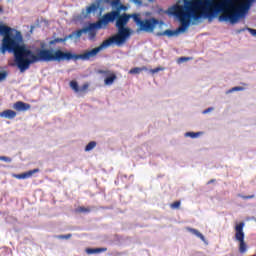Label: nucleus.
I'll use <instances>...</instances> for the list:
<instances>
[{"label":"nucleus","mask_w":256,"mask_h":256,"mask_svg":"<svg viewBox=\"0 0 256 256\" xmlns=\"http://www.w3.org/2000/svg\"><path fill=\"white\" fill-rule=\"evenodd\" d=\"M255 0L235 5L237 0H183L184 5L175 4L168 9L169 15H173L181 23L183 29L191 25V19L199 21L202 17L213 19L218 17L220 22L235 24L239 19H244Z\"/></svg>","instance_id":"f257e3e1"},{"label":"nucleus","mask_w":256,"mask_h":256,"mask_svg":"<svg viewBox=\"0 0 256 256\" xmlns=\"http://www.w3.org/2000/svg\"><path fill=\"white\" fill-rule=\"evenodd\" d=\"M107 47L105 42H102L98 47L84 52L83 54H75L71 51L55 50L53 48H36L35 52L33 50H26L27 57H30L29 63L23 69L29 68V65H35V63H51L56 61L61 63V61H89L93 57H97L101 51H105Z\"/></svg>","instance_id":"f03ea898"},{"label":"nucleus","mask_w":256,"mask_h":256,"mask_svg":"<svg viewBox=\"0 0 256 256\" xmlns=\"http://www.w3.org/2000/svg\"><path fill=\"white\" fill-rule=\"evenodd\" d=\"M0 37H4L0 48L1 54L5 55L7 51L13 53L14 65L20 73H25L31 67V64H29L28 68H25L27 63L31 61V57L27 56V51H31V49L23 44V34L0 33Z\"/></svg>","instance_id":"7ed1b4c3"},{"label":"nucleus","mask_w":256,"mask_h":256,"mask_svg":"<svg viewBox=\"0 0 256 256\" xmlns=\"http://www.w3.org/2000/svg\"><path fill=\"white\" fill-rule=\"evenodd\" d=\"M127 6L120 5L117 10H113L104 14L97 22L89 23L83 29L75 30L74 33H93L95 31H99V29H105L109 25V23H113L116 20V27L118 29V33H131V29L127 28L126 25L129 23V19H131V15L122 14L121 11H126Z\"/></svg>","instance_id":"20e7f679"},{"label":"nucleus","mask_w":256,"mask_h":256,"mask_svg":"<svg viewBox=\"0 0 256 256\" xmlns=\"http://www.w3.org/2000/svg\"><path fill=\"white\" fill-rule=\"evenodd\" d=\"M131 35L133 33H117L111 38H108L104 40V45L106 46V49H109V47L116 45L117 47H123L125 43L131 38Z\"/></svg>","instance_id":"39448f33"},{"label":"nucleus","mask_w":256,"mask_h":256,"mask_svg":"<svg viewBox=\"0 0 256 256\" xmlns=\"http://www.w3.org/2000/svg\"><path fill=\"white\" fill-rule=\"evenodd\" d=\"M134 21L139 25L140 31H146V33H152V31H155L157 25H159L157 18L141 20V18L135 16Z\"/></svg>","instance_id":"423d86ee"},{"label":"nucleus","mask_w":256,"mask_h":256,"mask_svg":"<svg viewBox=\"0 0 256 256\" xmlns=\"http://www.w3.org/2000/svg\"><path fill=\"white\" fill-rule=\"evenodd\" d=\"M245 227V222H240L235 225V239L239 242V253H247V243H245V232L243 228Z\"/></svg>","instance_id":"0eeeda50"},{"label":"nucleus","mask_w":256,"mask_h":256,"mask_svg":"<svg viewBox=\"0 0 256 256\" xmlns=\"http://www.w3.org/2000/svg\"><path fill=\"white\" fill-rule=\"evenodd\" d=\"M83 35V33H70L68 36L64 37V38H55L54 40H51L49 42V45H57V43H65V41H67V39H81V36Z\"/></svg>","instance_id":"6e6552de"},{"label":"nucleus","mask_w":256,"mask_h":256,"mask_svg":"<svg viewBox=\"0 0 256 256\" xmlns=\"http://www.w3.org/2000/svg\"><path fill=\"white\" fill-rule=\"evenodd\" d=\"M101 3L103 0H96L95 3H92L90 6L86 8V15H91V13H95L101 7ZM104 3H108L111 5V0H104Z\"/></svg>","instance_id":"1a4fd4ad"},{"label":"nucleus","mask_w":256,"mask_h":256,"mask_svg":"<svg viewBox=\"0 0 256 256\" xmlns=\"http://www.w3.org/2000/svg\"><path fill=\"white\" fill-rule=\"evenodd\" d=\"M13 109H15V111L25 113V111H29V109H31V104L23 101H17L13 104Z\"/></svg>","instance_id":"9d476101"},{"label":"nucleus","mask_w":256,"mask_h":256,"mask_svg":"<svg viewBox=\"0 0 256 256\" xmlns=\"http://www.w3.org/2000/svg\"><path fill=\"white\" fill-rule=\"evenodd\" d=\"M0 117L4 119H15L17 117V112H15V110L7 109L0 113Z\"/></svg>","instance_id":"9b49d317"},{"label":"nucleus","mask_w":256,"mask_h":256,"mask_svg":"<svg viewBox=\"0 0 256 256\" xmlns=\"http://www.w3.org/2000/svg\"><path fill=\"white\" fill-rule=\"evenodd\" d=\"M0 33H21V32L5 25V23L0 21Z\"/></svg>","instance_id":"f8f14e48"},{"label":"nucleus","mask_w":256,"mask_h":256,"mask_svg":"<svg viewBox=\"0 0 256 256\" xmlns=\"http://www.w3.org/2000/svg\"><path fill=\"white\" fill-rule=\"evenodd\" d=\"M41 25H49V21H47L45 18L40 17L36 20L35 25L31 26L30 33H33V30L35 27H41Z\"/></svg>","instance_id":"ddd939ff"},{"label":"nucleus","mask_w":256,"mask_h":256,"mask_svg":"<svg viewBox=\"0 0 256 256\" xmlns=\"http://www.w3.org/2000/svg\"><path fill=\"white\" fill-rule=\"evenodd\" d=\"M187 231H189V233H192V235H195L196 237H198V239H201L203 243H207L205 236L201 232H199V230L194 228H187Z\"/></svg>","instance_id":"4468645a"},{"label":"nucleus","mask_w":256,"mask_h":256,"mask_svg":"<svg viewBox=\"0 0 256 256\" xmlns=\"http://www.w3.org/2000/svg\"><path fill=\"white\" fill-rule=\"evenodd\" d=\"M107 248H86L87 255H97L99 253H105Z\"/></svg>","instance_id":"2eb2a0df"},{"label":"nucleus","mask_w":256,"mask_h":256,"mask_svg":"<svg viewBox=\"0 0 256 256\" xmlns=\"http://www.w3.org/2000/svg\"><path fill=\"white\" fill-rule=\"evenodd\" d=\"M115 79H117L116 74H114V73L109 74L105 77L104 83H105V85H113V83H115Z\"/></svg>","instance_id":"dca6fc26"},{"label":"nucleus","mask_w":256,"mask_h":256,"mask_svg":"<svg viewBox=\"0 0 256 256\" xmlns=\"http://www.w3.org/2000/svg\"><path fill=\"white\" fill-rule=\"evenodd\" d=\"M142 71H148L147 67L146 66L134 67V68L129 70V74L130 75H139V73H141Z\"/></svg>","instance_id":"f3484780"},{"label":"nucleus","mask_w":256,"mask_h":256,"mask_svg":"<svg viewBox=\"0 0 256 256\" xmlns=\"http://www.w3.org/2000/svg\"><path fill=\"white\" fill-rule=\"evenodd\" d=\"M156 37H168L171 39V37H178L181 35V33H156Z\"/></svg>","instance_id":"a211bd4d"},{"label":"nucleus","mask_w":256,"mask_h":256,"mask_svg":"<svg viewBox=\"0 0 256 256\" xmlns=\"http://www.w3.org/2000/svg\"><path fill=\"white\" fill-rule=\"evenodd\" d=\"M70 87L75 93H79V82L77 80L70 81Z\"/></svg>","instance_id":"6ab92c4d"},{"label":"nucleus","mask_w":256,"mask_h":256,"mask_svg":"<svg viewBox=\"0 0 256 256\" xmlns=\"http://www.w3.org/2000/svg\"><path fill=\"white\" fill-rule=\"evenodd\" d=\"M95 147H97V142H95V141H90V142L85 146V151H86V152L93 151V149H95Z\"/></svg>","instance_id":"aec40b11"},{"label":"nucleus","mask_w":256,"mask_h":256,"mask_svg":"<svg viewBox=\"0 0 256 256\" xmlns=\"http://www.w3.org/2000/svg\"><path fill=\"white\" fill-rule=\"evenodd\" d=\"M203 132H186L185 137H190L191 139H197L199 135H202Z\"/></svg>","instance_id":"412c9836"},{"label":"nucleus","mask_w":256,"mask_h":256,"mask_svg":"<svg viewBox=\"0 0 256 256\" xmlns=\"http://www.w3.org/2000/svg\"><path fill=\"white\" fill-rule=\"evenodd\" d=\"M235 91H245V87L243 86H235L228 91H226V95H229V93H235Z\"/></svg>","instance_id":"4be33fe9"},{"label":"nucleus","mask_w":256,"mask_h":256,"mask_svg":"<svg viewBox=\"0 0 256 256\" xmlns=\"http://www.w3.org/2000/svg\"><path fill=\"white\" fill-rule=\"evenodd\" d=\"M192 60H193V58H191V57L182 56L177 59V63H178V65H181V63H187V61H192Z\"/></svg>","instance_id":"5701e85b"},{"label":"nucleus","mask_w":256,"mask_h":256,"mask_svg":"<svg viewBox=\"0 0 256 256\" xmlns=\"http://www.w3.org/2000/svg\"><path fill=\"white\" fill-rule=\"evenodd\" d=\"M110 5H111V7H115L116 11H117V9H119V7H121V5H123V4H121V0H112L110 2Z\"/></svg>","instance_id":"b1692460"},{"label":"nucleus","mask_w":256,"mask_h":256,"mask_svg":"<svg viewBox=\"0 0 256 256\" xmlns=\"http://www.w3.org/2000/svg\"><path fill=\"white\" fill-rule=\"evenodd\" d=\"M15 177L16 179H29V173L24 172L22 174H16Z\"/></svg>","instance_id":"393cba45"},{"label":"nucleus","mask_w":256,"mask_h":256,"mask_svg":"<svg viewBox=\"0 0 256 256\" xmlns=\"http://www.w3.org/2000/svg\"><path fill=\"white\" fill-rule=\"evenodd\" d=\"M77 212L78 213H91V208H85V207L81 206L77 209Z\"/></svg>","instance_id":"a878e982"},{"label":"nucleus","mask_w":256,"mask_h":256,"mask_svg":"<svg viewBox=\"0 0 256 256\" xmlns=\"http://www.w3.org/2000/svg\"><path fill=\"white\" fill-rule=\"evenodd\" d=\"M71 237H73V234H71V233L65 234V235H56L55 236L56 239H71Z\"/></svg>","instance_id":"bb28decb"},{"label":"nucleus","mask_w":256,"mask_h":256,"mask_svg":"<svg viewBox=\"0 0 256 256\" xmlns=\"http://www.w3.org/2000/svg\"><path fill=\"white\" fill-rule=\"evenodd\" d=\"M7 75H9V73H7V71L0 72V83H1V81H5L7 79Z\"/></svg>","instance_id":"cd10ccee"},{"label":"nucleus","mask_w":256,"mask_h":256,"mask_svg":"<svg viewBox=\"0 0 256 256\" xmlns=\"http://www.w3.org/2000/svg\"><path fill=\"white\" fill-rule=\"evenodd\" d=\"M159 71H165V68L157 67V68H154V69H150V72L152 73V75H155V73H159Z\"/></svg>","instance_id":"c85d7f7f"},{"label":"nucleus","mask_w":256,"mask_h":256,"mask_svg":"<svg viewBox=\"0 0 256 256\" xmlns=\"http://www.w3.org/2000/svg\"><path fill=\"white\" fill-rule=\"evenodd\" d=\"M0 161H4L5 163H11V161H13V159H11V157H7V156H0Z\"/></svg>","instance_id":"c756f323"},{"label":"nucleus","mask_w":256,"mask_h":256,"mask_svg":"<svg viewBox=\"0 0 256 256\" xmlns=\"http://www.w3.org/2000/svg\"><path fill=\"white\" fill-rule=\"evenodd\" d=\"M39 171V168H35L33 170L28 171L27 173L29 177H33V175H35V173H39Z\"/></svg>","instance_id":"7c9ffc66"},{"label":"nucleus","mask_w":256,"mask_h":256,"mask_svg":"<svg viewBox=\"0 0 256 256\" xmlns=\"http://www.w3.org/2000/svg\"><path fill=\"white\" fill-rule=\"evenodd\" d=\"M179 207H181L180 201H175L174 203L171 204L172 209H179Z\"/></svg>","instance_id":"2f4dec72"},{"label":"nucleus","mask_w":256,"mask_h":256,"mask_svg":"<svg viewBox=\"0 0 256 256\" xmlns=\"http://www.w3.org/2000/svg\"><path fill=\"white\" fill-rule=\"evenodd\" d=\"M89 89V84H84L83 86L79 87V93H83V91H87Z\"/></svg>","instance_id":"473e14b6"},{"label":"nucleus","mask_w":256,"mask_h":256,"mask_svg":"<svg viewBox=\"0 0 256 256\" xmlns=\"http://www.w3.org/2000/svg\"><path fill=\"white\" fill-rule=\"evenodd\" d=\"M96 37H97V33H89L88 34L89 41H95Z\"/></svg>","instance_id":"72a5a7b5"},{"label":"nucleus","mask_w":256,"mask_h":256,"mask_svg":"<svg viewBox=\"0 0 256 256\" xmlns=\"http://www.w3.org/2000/svg\"><path fill=\"white\" fill-rule=\"evenodd\" d=\"M213 110H214L213 107H209V108L205 109L202 113H203V115H207V113H211V111H213Z\"/></svg>","instance_id":"f704fd0d"},{"label":"nucleus","mask_w":256,"mask_h":256,"mask_svg":"<svg viewBox=\"0 0 256 256\" xmlns=\"http://www.w3.org/2000/svg\"><path fill=\"white\" fill-rule=\"evenodd\" d=\"M180 31L179 30H165V31H163V33H179Z\"/></svg>","instance_id":"c9c22d12"},{"label":"nucleus","mask_w":256,"mask_h":256,"mask_svg":"<svg viewBox=\"0 0 256 256\" xmlns=\"http://www.w3.org/2000/svg\"><path fill=\"white\" fill-rule=\"evenodd\" d=\"M255 195L242 196L243 199H253Z\"/></svg>","instance_id":"e433bc0d"},{"label":"nucleus","mask_w":256,"mask_h":256,"mask_svg":"<svg viewBox=\"0 0 256 256\" xmlns=\"http://www.w3.org/2000/svg\"><path fill=\"white\" fill-rule=\"evenodd\" d=\"M216 181V179H211L210 181H208V185H211V183H215Z\"/></svg>","instance_id":"4c0bfd02"},{"label":"nucleus","mask_w":256,"mask_h":256,"mask_svg":"<svg viewBox=\"0 0 256 256\" xmlns=\"http://www.w3.org/2000/svg\"><path fill=\"white\" fill-rule=\"evenodd\" d=\"M248 31H249L250 33H256V30H255V29H248Z\"/></svg>","instance_id":"58836bf2"},{"label":"nucleus","mask_w":256,"mask_h":256,"mask_svg":"<svg viewBox=\"0 0 256 256\" xmlns=\"http://www.w3.org/2000/svg\"><path fill=\"white\" fill-rule=\"evenodd\" d=\"M251 35L256 39V33H251Z\"/></svg>","instance_id":"ea45409f"},{"label":"nucleus","mask_w":256,"mask_h":256,"mask_svg":"<svg viewBox=\"0 0 256 256\" xmlns=\"http://www.w3.org/2000/svg\"><path fill=\"white\" fill-rule=\"evenodd\" d=\"M134 2H135V3H141V1H139V0H134Z\"/></svg>","instance_id":"a19ab883"},{"label":"nucleus","mask_w":256,"mask_h":256,"mask_svg":"<svg viewBox=\"0 0 256 256\" xmlns=\"http://www.w3.org/2000/svg\"><path fill=\"white\" fill-rule=\"evenodd\" d=\"M3 11V9L0 7V12Z\"/></svg>","instance_id":"79ce46f5"}]
</instances>
